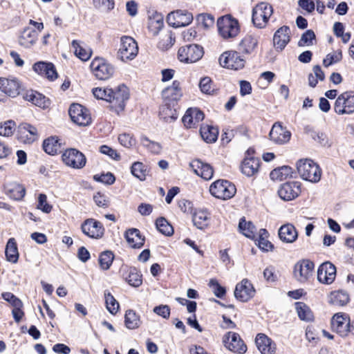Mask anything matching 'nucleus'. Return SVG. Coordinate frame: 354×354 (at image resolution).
Segmentation results:
<instances>
[{
	"label": "nucleus",
	"mask_w": 354,
	"mask_h": 354,
	"mask_svg": "<svg viewBox=\"0 0 354 354\" xmlns=\"http://www.w3.org/2000/svg\"><path fill=\"white\" fill-rule=\"evenodd\" d=\"M239 228L240 232L246 237L254 238L256 227L251 222L246 221L245 218H241L239 221Z\"/></svg>",
	"instance_id": "46"
},
{
	"label": "nucleus",
	"mask_w": 354,
	"mask_h": 354,
	"mask_svg": "<svg viewBox=\"0 0 354 354\" xmlns=\"http://www.w3.org/2000/svg\"><path fill=\"white\" fill-rule=\"evenodd\" d=\"M16 124L13 120H7L0 123V136H10L13 134Z\"/></svg>",
	"instance_id": "55"
},
{
	"label": "nucleus",
	"mask_w": 354,
	"mask_h": 354,
	"mask_svg": "<svg viewBox=\"0 0 354 354\" xmlns=\"http://www.w3.org/2000/svg\"><path fill=\"white\" fill-rule=\"evenodd\" d=\"M334 111L338 115H350L354 113V91H348L337 96Z\"/></svg>",
	"instance_id": "8"
},
{
	"label": "nucleus",
	"mask_w": 354,
	"mask_h": 354,
	"mask_svg": "<svg viewBox=\"0 0 354 354\" xmlns=\"http://www.w3.org/2000/svg\"><path fill=\"white\" fill-rule=\"evenodd\" d=\"M164 26V18L161 13L155 10L148 12L147 28L153 35H157Z\"/></svg>",
	"instance_id": "25"
},
{
	"label": "nucleus",
	"mask_w": 354,
	"mask_h": 354,
	"mask_svg": "<svg viewBox=\"0 0 354 354\" xmlns=\"http://www.w3.org/2000/svg\"><path fill=\"white\" fill-rule=\"evenodd\" d=\"M333 330L342 337H346L350 331V319L346 314L337 313L331 319Z\"/></svg>",
	"instance_id": "21"
},
{
	"label": "nucleus",
	"mask_w": 354,
	"mask_h": 354,
	"mask_svg": "<svg viewBox=\"0 0 354 354\" xmlns=\"http://www.w3.org/2000/svg\"><path fill=\"white\" fill-rule=\"evenodd\" d=\"M193 19L192 14L187 10H177L168 14L167 22L170 26L180 28L189 25Z\"/></svg>",
	"instance_id": "15"
},
{
	"label": "nucleus",
	"mask_w": 354,
	"mask_h": 354,
	"mask_svg": "<svg viewBox=\"0 0 354 354\" xmlns=\"http://www.w3.org/2000/svg\"><path fill=\"white\" fill-rule=\"evenodd\" d=\"M37 208L46 214L51 212L53 207L51 205L48 204L46 195L44 194L39 195Z\"/></svg>",
	"instance_id": "61"
},
{
	"label": "nucleus",
	"mask_w": 354,
	"mask_h": 354,
	"mask_svg": "<svg viewBox=\"0 0 354 354\" xmlns=\"http://www.w3.org/2000/svg\"><path fill=\"white\" fill-rule=\"evenodd\" d=\"M124 323L129 329L138 328L141 324L140 315L133 310H128L125 313Z\"/></svg>",
	"instance_id": "44"
},
{
	"label": "nucleus",
	"mask_w": 354,
	"mask_h": 354,
	"mask_svg": "<svg viewBox=\"0 0 354 354\" xmlns=\"http://www.w3.org/2000/svg\"><path fill=\"white\" fill-rule=\"evenodd\" d=\"M236 192L235 185L226 180H217L209 186L211 195L223 201L232 198L235 195Z\"/></svg>",
	"instance_id": "4"
},
{
	"label": "nucleus",
	"mask_w": 354,
	"mask_h": 354,
	"mask_svg": "<svg viewBox=\"0 0 354 354\" xmlns=\"http://www.w3.org/2000/svg\"><path fill=\"white\" fill-rule=\"evenodd\" d=\"M126 281L131 286L139 287L142 283V274L136 268H131Z\"/></svg>",
	"instance_id": "51"
},
{
	"label": "nucleus",
	"mask_w": 354,
	"mask_h": 354,
	"mask_svg": "<svg viewBox=\"0 0 354 354\" xmlns=\"http://www.w3.org/2000/svg\"><path fill=\"white\" fill-rule=\"evenodd\" d=\"M200 133L205 141L212 143L216 140L218 135V131L214 127L208 124H203L201 127Z\"/></svg>",
	"instance_id": "40"
},
{
	"label": "nucleus",
	"mask_w": 354,
	"mask_h": 354,
	"mask_svg": "<svg viewBox=\"0 0 354 354\" xmlns=\"http://www.w3.org/2000/svg\"><path fill=\"white\" fill-rule=\"evenodd\" d=\"M118 141L121 145L126 148H131L136 145V140L128 133H122L118 136Z\"/></svg>",
	"instance_id": "64"
},
{
	"label": "nucleus",
	"mask_w": 354,
	"mask_h": 354,
	"mask_svg": "<svg viewBox=\"0 0 354 354\" xmlns=\"http://www.w3.org/2000/svg\"><path fill=\"white\" fill-rule=\"evenodd\" d=\"M349 301V296L346 292L337 290L332 292L329 295V302L335 306H342Z\"/></svg>",
	"instance_id": "43"
},
{
	"label": "nucleus",
	"mask_w": 354,
	"mask_h": 354,
	"mask_svg": "<svg viewBox=\"0 0 354 354\" xmlns=\"http://www.w3.org/2000/svg\"><path fill=\"white\" fill-rule=\"evenodd\" d=\"M21 88L22 85L17 78H0V91L9 97H17Z\"/></svg>",
	"instance_id": "20"
},
{
	"label": "nucleus",
	"mask_w": 354,
	"mask_h": 354,
	"mask_svg": "<svg viewBox=\"0 0 354 354\" xmlns=\"http://www.w3.org/2000/svg\"><path fill=\"white\" fill-rule=\"evenodd\" d=\"M255 342L261 354H274L276 352L275 343L268 336L259 333L257 335Z\"/></svg>",
	"instance_id": "29"
},
{
	"label": "nucleus",
	"mask_w": 354,
	"mask_h": 354,
	"mask_svg": "<svg viewBox=\"0 0 354 354\" xmlns=\"http://www.w3.org/2000/svg\"><path fill=\"white\" fill-rule=\"evenodd\" d=\"M295 310L301 320L305 322H310L313 320V313L306 304L303 302H296Z\"/></svg>",
	"instance_id": "42"
},
{
	"label": "nucleus",
	"mask_w": 354,
	"mask_h": 354,
	"mask_svg": "<svg viewBox=\"0 0 354 354\" xmlns=\"http://www.w3.org/2000/svg\"><path fill=\"white\" fill-rule=\"evenodd\" d=\"M10 197L15 200H21L25 195V188L19 184H15L12 188L8 190Z\"/></svg>",
	"instance_id": "59"
},
{
	"label": "nucleus",
	"mask_w": 354,
	"mask_h": 354,
	"mask_svg": "<svg viewBox=\"0 0 354 354\" xmlns=\"http://www.w3.org/2000/svg\"><path fill=\"white\" fill-rule=\"evenodd\" d=\"M141 143L150 152L154 154H159L162 151V146L160 143L151 141L147 138H142Z\"/></svg>",
	"instance_id": "54"
},
{
	"label": "nucleus",
	"mask_w": 354,
	"mask_h": 354,
	"mask_svg": "<svg viewBox=\"0 0 354 354\" xmlns=\"http://www.w3.org/2000/svg\"><path fill=\"white\" fill-rule=\"evenodd\" d=\"M290 132L278 122L273 124L269 133L270 139L277 145L287 143L290 140Z\"/></svg>",
	"instance_id": "22"
},
{
	"label": "nucleus",
	"mask_w": 354,
	"mask_h": 354,
	"mask_svg": "<svg viewBox=\"0 0 354 354\" xmlns=\"http://www.w3.org/2000/svg\"><path fill=\"white\" fill-rule=\"evenodd\" d=\"M279 236L283 242L292 243L297 240L298 233L293 225L287 223L279 228Z\"/></svg>",
	"instance_id": "34"
},
{
	"label": "nucleus",
	"mask_w": 354,
	"mask_h": 354,
	"mask_svg": "<svg viewBox=\"0 0 354 354\" xmlns=\"http://www.w3.org/2000/svg\"><path fill=\"white\" fill-rule=\"evenodd\" d=\"M91 70L96 78L106 80L114 73V67L106 60L101 57L95 58L91 63Z\"/></svg>",
	"instance_id": "10"
},
{
	"label": "nucleus",
	"mask_w": 354,
	"mask_h": 354,
	"mask_svg": "<svg viewBox=\"0 0 354 354\" xmlns=\"http://www.w3.org/2000/svg\"><path fill=\"white\" fill-rule=\"evenodd\" d=\"M105 303L107 310L112 315L117 313L119 309V304L113 296L109 292H104Z\"/></svg>",
	"instance_id": "50"
},
{
	"label": "nucleus",
	"mask_w": 354,
	"mask_h": 354,
	"mask_svg": "<svg viewBox=\"0 0 354 354\" xmlns=\"http://www.w3.org/2000/svg\"><path fill=\"white\" fill-rule=\"evenodd\" d=\"M342 59V53L340 49L333 50L329 53L323 60V64L325 67L336 64Z\"/></svg>",
	"instance_id": "52"
},
{
	"label": "nucleus",
	"mask_w": 354,
	"mask_h": 354,
	"mask_svg": "<svg viewBox=\"0 0 354 354\" xmlns=\"http://www.w3.org/2000/svg\"><path fill=\"white\" fill-rule=\"evenodd\" d=\"M43 148L46 153L50 155H55L60 149L59 140L56 136H51L44 140Z\"/></svg>",
	"instance_id": "45"
},
{
	"label": "nucleus",
	"mask_w": 354,
	"mask_h": 354,
	"mask_svg": "<svg viewBox=\"0 0 354 354\" xmlns=\"http://www.w3.org/2000/svg\"><path fill=\"white\" fill-rule=\"evenodd\" d=\"M131 173L140 180H145L147 176V167L141 162H135L131 167Z\"/></svg>",
	"instance_id": "48"
},
{
	"label": "nucleus",
	"mask_w": 354,
	"mask_h": 354,
	"mask_svg": "<svg viewBox=\"0 0 354 354\" xmlns=\"http://www.w3.org/2000/svg\"><path fill=\"white\" fill-rule=\"evenodd\" d=\"M196 20L198 24L207 29L213 26L214 24V18L209 14H200L197 16Z\"/></svg>",
	"instance_id": "58"
},
{
	"label": "nucleus",
	"mask_w": 354,
	"mask_h": 354,
	"mask_svg": "<svg viewBox=\"0 0 354 354\" xmlns=\"http://www.w3.org/2000/svg\"><path fill=\"white\" fill-rule=\"evenodd\" d=\"M82 232L92 239H100L104 233L103 225L93 218L86 219L81 225Z\"/></svg>",
	"instance_id": "16"
},
{
	"label": "nucleus",
	"mask_w": 354,
	"mask_h": 354,
	"mask_svg": "<svg viewBox=\"0 0 354 354\" xmlns=\"http://www.w3.org/2000/svg\"><path fill=\"white\" fill-rule=\"evenodd\" d=\"M6 257L8 261L17 263L19 259V252L17 243L14 238L8 240L6 247Z\"/></svg>",
	"instance_id": "41"
},
{
	"label": "nucleus",
	"mask_w": 354,
	"mask_h": 354,
	"mask_svg": "<svg viewBox=\"0 0 354 354\" xmlns=\"http://www.w3.org/2000/svg\"><path fill=\"white\" fill-rule=\"evenodd\" d=\"M138 53V46L136 41L131 37L123 36L118 50V57L122 62L133 60Z\"/></svg>",
	"instance_id": "6"
},
{
	"label": "nucleus",
	"mask_w": 354,
	"mask_h": 354,
	"mask_svg": "<svg viewBox=\"0 0 354 354\" xmlns=\"http://www.w3.org/2000/svg\"><path fill=\"white\" fill-rule=\"evenodd\" d=\"M301 193V183L298 181H290L282 184L278 189L279 196L285 201L296 198Z\"/></svg>",
	"instance_id": "17"
},
{
	"label": "nucleus",
	"mask_w": 354,
	"mask_h": 354,
	"mask_svg": "<svg viewBox=\"0 0 354 354\" xmlns=\"http://www.w3.org/2000/svg\"><path fill=\"white\" fill-rule=\"evenodd\" d=\"M315 263L309 259H301L297 261L293 268L295 279L301 283H307L313 278Z\"/></svg>",
	"instance_id": "7"
},
{
	"label": "nucleus",
	"mask_w": 354,
	"mask_h": 354,
	"mask_svg": "<svg viewBox=\"0 0 354 354\" xmlns=\"http://www.w3.org/2000/svg\"><path fill=\"white\" fill-rule=\"evenodd\" d=\"M297 169L303 180L311 183H317L320 180L322 171L313 160L308 158L301 159L297 162Z\"/></svg>",
	"instance_id": "3"
},
{
	"label": "nucleus",
	"mask_w": 354,
	"mask_h": 354,
	"mask_svg": "<svg viewBox=\"0 0 354 354\" xmlns=\"http://www.w3.org/2000/svg\"><path fill=\"white\" fill-rule=\"evenodd\" d=\"M258 39L251 35H245L239 43V50L243 54L250 55L254 52L258 46Z\"/></svg>",
	"instance_id": "36"
},
{
	"label": "nucleus",
	"mask_w": 354,
	"mask_h": 354,
	"mask_svg": "<svg viewBox=\"0 0 354 354\" xmlns=\"http://www.w3.org/2000/svg\"><path fill=\"white\" fill-rule=\"evenodd\" d=\"M290 30L288 26H283L279 28L273 37V44L277 50H282L289 43Z\"/></svg>",
	"instance_id": "26"
},
{
	"label": "nucleus",
	"mask_w": 354,
	"mask_h": 354,
	"mask_svg": "<svg viewBox=\"0 0 354 354\" xmlns=\"http://www.w3.org/2000/svg\"><path fill=\"white\" fill-rule=\"evenodd\" d=\"M32 68L38 75L49 80L53 81L57 77V73L52 63L38 62L33 65Z\"/></svg>",
	"instance_id": "27"
},
{
	"label": "nucleus",
	"mask_w": 354,
	"mask_h": 354,
	"mask_svg": "<svg viewBox=\"0 0 354 354\" xmlns=\"http://www.w3.org/2000/svg\"><path fill=\"white\" fill-rule=\"evenodd\" d=\"M204 117V113L198 108H189L186 111L182 121L186 128H196Z\"/></svg>",
	"instance_id": "23"
},
{
	"label": "nucleus",
	"mask_w": 354,
	"mask_h": 354,
	"mask_svg": "<svg viewBox=\"0 0 354 354\" xmlns=\"http://www.w3.org/2000/svg\"><path fill=\"white\" fill-rule=\"evenodd\" d=\"M216 26L219 36L225 40L234 39L240 32L239 21L230 15L219 17Z\"/></svg>",
	"instance_id": "2"
},
{
	"label": "nucleus",
	"mask_w": 354,
	"mask_h": 354,
	"mask_svg": "<svg viewBox=\"0 0 354 354\" xmlns=\"http://www.w3.org/2000/svg\"><path fill=\"white\" fill-rule=\"evenodd\" d=\"M183 95L180 84L178 81H174L172 84L162 91V96L165 100L169 102L178 101Z\"/></svg>",
	"instance_id": "32"
},
{
	"label": "nucleus",
	"mask_w": 354,
	"mask_h": 354,
	"mask_svg": "<svg viewBox=\"0 0 354 354\" xmlns=\"http://www.w3.org/2000/svg\"><path fill=\"white\" fill-rule=\"evenodd\" d=\"M100 151L102 154L109 156V158L114 160L118 161L120 160V155L119 154V153H118V151L115 149L110 147L109 146L102 145L100 147Z\"/></svg>",
	"instance_id": "62"
},
{
	"label": "nucleus",
	"mask_w": 354,
	"mask_h": 354,
	"mask_svg": "<svg viewBox=\"0 0 354 354\" xmlns=\"http://www.w3.org/2000/svg\"><path fill=\"white\" fill-rule=\"evenodd\" d=\"M175 43V38L171 31L161 35L158 44V48L162 50H167Z\"/></svg>",
	"instance_id": "47"
},
{
	"label": "nucleus",
	"mask_w": 354,
	"mask_h": 354,
	"mask_svg": "<svg viewBox=\"0 0 354 354\" xmlns=\"http://www.w3.org/2000/svg\"><path fill=\"white\" fill-rule=\"evenodd\" d=\"M315 39V35L311 30L305 32L298 42L299 46H309L313 44V41Z\"/></svg>",
	"instance_id": "57"
},
{
	"label": "nucleus",
	"mask_w": 354,
	"mask_h": 354,
	"mask_svg": "<svg viewBox=\"0 0 354 354\" xmlns=\"http://www.w3.org/2000/svg\"><path fill=\"white\" fill-rule=\"evenodd\" d=\"M62 158L66 166L76 169H82L86 163L85 156L73 148L66 149L63 153Z\"/></svg>",
	"instance_id": "12"
},
{
	"label": "nucleus",
	"mask_w": 354,
	"mask_h": 354,
	"mask_svg": "<svg viewBox=\"0 0 354 354\" xmlns=\"http://www.w3.org/2000/svg\"><path fill=\"white\" fill-rule=\"evenodd\" d=\"M68 113L71 120L77 125L86 127L91 122L89 111L81 104H71Z\"/></svg>",
	"instance_id": "13"
},
{
	"label": "nucleus",
	"mask_w": 354,
	"mask_h": 354,
	"mask_svg": "<svg viewBox=\"0 0 354 354\" xmlns=\"http://www.w3.org/2000/svg\"><path fill=\"white\" fill-rule=\"evenodd\" d=\"M203 48L197 44H189L180 47L178 51V59L184 63H194L202 58Z\"/></svg>",
	"instance_id": "11"
},
{
	"label": "nucleus",
	"mask_w": 354,
	"mask_h": 354,
	"mask_svg": "<svg viewBox=\"0 0 354 354\" xmlns=\"http://www.w3.org/2000/svg\"><path fill=\"white\" fill-rule=\"evenodd\" d=\"M336 277V267L329 261L322 263L317 270V280L323 284H331Z\"/></svg>",
	"instance_id": "19"
},
{
	"label": "nucleus",
	"mask_w": 354,
	"mask_h": 354,
	"mask_svg": "<svg viewBox=\"0 0 354 354\" xmlns=\"http://www.w3.org/2000/svg\"><path fill=\"white\" fill-rule=\"evenodd\" d=\"M194 225L199 230H204L209 225V213L205 209H196L192 212Z\"/></svg>",
	"instance_id": "33"
},
{
	"label": "nucleus",
	"mask_w": 354,
	"mask_h": 354,
	"mask_svg": "<svg viewBox=\"0 0 354 354\" xmlns=\"http://www.w3.org/2000/svg\"><path fill=\"white\" fill-rule=\"evenodd\" d=\"M24 98L42 109H46L50 105L49 100L44 95L35 91H27L24 94Z\"/></svg>",
	"instance_id": "35"
},
{
	"label": "nucleus",
	"mask_w": 354,
	"mask_h": 354,
	"mask_svg": "<svg viewBox=\"0 0 354 354\" xmlns=\"http://www.w3.org/2000/svg\"><path fill=\"white\" fill-rule=\"evenodd\" d=\"M344 26L340 22L335 23L333 26V30L335 34L342 38L344 43H346L350 39V34L344 32Z\"/></svg>",
	"instance_id": "63"
},
{
	"label": "nucleus",
	"mask_w": 354,
	"mask_h": 354,
	"mask_svg": "<svg viewBox=\"0 0 354 354\" xmlns=\"http://www.w3.org/2000/svg\"><path fill=\"white\" fill-rule=\"evenodd\" d=\"M124 237L129 247L140 248L145 243V238L136 228H131L126 231Z\"/></svg>",
	"instance_id": "31"
},
{
	"label": "nucleus",
	"mask_w": 354,
	"mask_h": 354,
	"mask_svg": "<svg viewBox=\"0 0 354 354\" xmlns=\"http://www.w3.org/2000/svg\"><path fill=\"white\" fill-rule=\"evenodd\" d=\"M273 13L272 6L266 2L257 4L252 9V21L257 28L266 27Z\"/></svg>",
	"instance_id": "5"
},
{
	"label": "nucleus",
	"mask_w": 354,
	"mask_h": 354,
	"mask_svg": "<svg viewBox=\"0 0 354 354\" xmlns=\"http://www.w3.org/2000/svg\"><path fill=\"white\" fill-rule=\"evenodd\" d=\"M93 180L106 185H112L115 180L114 175L111 172L106 174H95L93 176Z\"/></svg>",
	"instance_id": "60"
},
{
	"label": "nucleus",
	"mask_w": 354,
	"mask_h": 354,
	"mask_svg": "<svg viewBox=\"0 0 354 354\" xmlns=\"http://www.w3.org/2000/svg\"><path fill=\"white\" fill-rule=\"evenodd\" d=\"M74 54L82 61H87L91 56L92 51L84 44L73 40L71 43Z\"/></svg>",
	"instance_id": "38"
},
{
	"label": "nucleus",
	"mask_w": 354,
	"mask_h": 354,
	"mask_svg": "<svg viewBox=\"0 0 354 354\" xmlns=\"http://www.w3.org/2000/svg\"><path fill=\"white\" fill-rule=\"evenodd\" d=\"M292 169L288 166H282L273 169L270 177L273 181H282L292 176Z\"/></svg>",
	"instance_id": "39"
},
{
	"label": "nucleus",
	"mask_w": 354,
	"mask_h": 354,
	"mask_svg": "<svg viewBox=\"0 0 354 354\" xmlns=\"http://www.w3.org/2000/svg\"><path fill=\"white\" fill-rule=\"evenodd\" d=\"M94 97L99 100H105L111 104V109L119 113L125 106V102L129 99V89L124 84L115 88L109 87H97L93 89Z\"/></svg>",
	"instance_id": "1"
},
{
	"label": "nucleus",
	"mask_w": 354,
	"mask_h": 354,
	"mask_svg": "<svg viewBox=\"0 0 354 354\" xmlns=\"http://www.w3.org/2000/svg\"><path fill=\"white\" fill-rule=\"evenodd\" d=\"M114 259V254L111 251H104L99 257V263L102 270H106L111 267Z\"/></svg>",
	"instance_id": "49"
},
{
	"label": "nucleus",
	"mask_w": 354,
	"mask_h": 354,
	"mask_svg": "<svg viewBox=\"0 0 354 354\" xmlns=\"http://www.w3.org/2000/svg\"><path fill=\"white\" fill-rule=\"evenodd\" d=\"M19 138L24 143H32L38 138V131L35 127L24 123L19 126Z\"/></svg>",
	"instance_id": "28"
},
{
	"label": "nucleus",
	"mask_w": 354,
	"mask_h": 354,
	"mask_svg": "<svg viewBox=\"0 0 354 354\" xmlns=\"http://www.w3.org/2000/svg\"><path fill=\"white\" fill-rule=\"evenodd\" d=\"M256 294V290L252 283L248 279H243L235 287L234 295L235 298L241 302H248Z\"/></svg>",
	"instance_id": "14"
},
{
	"label": "nucleus",
	"mask_w": 354,
	"mask_h": 354,
	"mask_svg": "<svg viewBox=\"0 0 354 354\" xmlns=\"http://www.w3.org/2000/svg\"><path fill=\"white\" fill-rule=\"evenodd\" d=\"M38 32L29 27L25 28L19 37V44L24 48H29L37 41Z\"/></svg>",
	"instance_id": "30"
},
{
	"label": "nucleus",
	"mask_w": 354,
	"mask_h": 354,
	"mask_svg": "<svg viewBox=\"0 0 354 354\" xmlns=\"http://www.w3.org/2000/svg\"><path fill=\"white\" fill-rule=\"evenodd\" d=\"M220 65L225 68L238 71L245 66V60L236 50H227L223 53L218 59Z\"/></svg>",
	"instance_id": "9"
},
{
	"label": "nucleus",
	"mask_w": 354,
	"mask_h": 354,
	"mask_svg": "<svg viewBox=\"0 0 354 354\" xmlns=\"http://www.w3.org/2000/svg\"><path fill=\"white\" fill-rule=\"evenodd\" d=\"M225 346L230 351L237 353H244L247 351V346L241 339L239 334L234 332L226 333L223 339Z\"/></svg>",
	"instance_id": "18"
},
{
	"label": "nucleus",
	"mask_w": 354,
	"mask_h": 354,
	"mask_svg": "<svg viewBox=\"0 0 354 354\" xmlns=\"http://www.w3.org/2000/svg\"><path fill=\"white\" fill-rule=\"evenodd\" d=\"M189 167L194 172L205 180H209L214 175L212 167L200 160H194L189 163Z\"/></svg>",
	"instance_id": "24"
},
{
	"label": "nucleus",
	"mask_w": 354,
	"mask_h": 354,
	"mask_svg": "<svg viewBox=\"0 0 354 354\" xmlns=\"http://www.w3.org/2000/svg\"><path fill=\"white\" fill-rule=\"evenodd\" d=\"M259 165L258 158L254 157L245 158L241 165V171L248 177L252 176L258 172Z\"/></svg>",
	"instance_id": "37"
},
{
	"label": "nucleus",
	"mask_w": 354,
	"mask_h": 354,
	"mask_svg": "<svg viewBox=\"0 0 354 354\" xmlns=\"http://www.w3.org/2000/svg\"><path fill=\"white\" fill-rule=\"evenodd\" d=\"M160 116L166 122H171L177 118L176 111L168 106H162L161 108Z\"/></svg>",
	"instance_id": "56"
},
{
	"label": "nucleus",
	"mask_w": 354,
	"mask_h": 354,
	"mask_svg": "<svg viewBox=\"0 0 354 354\" xmlns=\"http://www.w3.org/2000/svg\"><path fill=\"white\" fill-rule=\"evenodd\" d=\"M158 230L166 236H170L173 234L172 226L164 218H159L156 221Z\"/></svg>",
	"instance_id": "53"
}]
</instances>
